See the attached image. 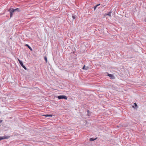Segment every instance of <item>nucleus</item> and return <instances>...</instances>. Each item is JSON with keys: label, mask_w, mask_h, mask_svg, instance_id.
Segmentation results:
<instances>
[{"label": "nucleus", "mask_w": 146, "mask_h": 146, "mask_svg": "<svg viewBox=\"0 0 146 146\" xmlns=\"http://www.w3.org/2000/svg\"><path fill=\"white\" fill-rule=\"evenodd\" d=\"M57 98L59 99H64L65 100H67V97L65 95H60L58 96Z\"/></svg>", "instance_id": "f257e3e1"}, {"label": "nucleus", "mask_w": 146, "mask_h": 146, "mask_svg": "<svg viewBox=\"0 0 146 146\" xmlns=\"http://www.w3.org/2000/svg\"><path fill=\"white\" fill-rule=\"evenodd\" d=\"M18 61H19V62L20 64V65H21V66L25 70H26L27 68H26L25 66L23 65V62L21 61V60H19V59H18Z\"/></svg>", "instance_id": "f03ea898"}, {"label": "nucleus", "mask_w": 146, "mask_h": 146, "mask_svg": "<svg viewBox=\"0 0 146 146\" xmlns=\"http://www.w3.org/2000/svg\"><path fill=\"white\" fill-rule=\"evenodd\" d=\"M9 137V136H4L3 137L0 136V141L2 139H8Z\"/></svg>", "instance_id": "7ed1b4c3"}, {"label": "nucleus", "mask_w": 146, "mask_h": 146, "mask_svg": "<svg viewBox=\"0 0 146 146\" xmlns=\"http://www.w3.org/2000/svg\"><path fill=\"white\" fill-rule=\"evenodd\" d=\"M8 11L9 12H11L12 13H13V12H14L15 11V10L14 9H13V8H10V9L9 10H8Z\"/></svg>", "instance_id": "20e7f679"}, {"label": "nucleus", "mask_w": 146, "mask_h": 146, "mask_svg": "<svg viewBox=\"0 0 146 146\" xmlns=\"http://www.w3.org/2000/svg\"><path fill=\"white\" fill-rule=\"evenodd\" d=\"M25 46H27L29 49L31 51L33 50V49L28 44H26Z\"/></svg>", "instance_id": "39448f33"}, {"label": "nucleus", "mask_w": 146, "mask_h": 146, "mask_svg": "<svg viewBox=\"0 0 146 146\" xmlns=\"http://www.w3.org/2000/svg\"><path fill=\"white\" fill-rule=\"evenodd\" d=\"M108 76L112 79H114V76L112 74H108Z\"/></svg>", "instance_id": "423d86ee"}, {"label": "nucleus", "mask_w": 146, "mask_h": 146, "mask_svg": "<svg viewBox=\"0 0 146 146\" xmlns=\"http://www.w3.org/2000/svg\"><path fill=\"white\" fill-rule=\"evenodd\" d=\"M96 139V138L94 139L93 138H90V141H94Z\"/></svg>", "instance_id": "0eeeda50"}, {"label": "nucleus", "mask_w": 146, "mask_h": 146, "mask_svg": "<svg viewBox=\"0 0 146 146\" xmlns=\"http://www.w3.org/2000/svg\"><path fill=\"white\" fill-rule=\"evenodd\" d=\"M100 5V4H98L97 5H96V6H95L94 7V10H95L96 9L97 7L98 6Z\"/></svg>", "instance_id": "6e6552de"}, {"label": "nucleus", "mask_w": 146, "mask_h": 146, "mask_svg": "<svg viewBox=\"0 0 146 146\" xmlns=\"http://www.w3.org/2000/svg\"><path fill=\"white\" fill-rule=\"evenodd\" d=\"M111 12H108L107 14V15H108L109 16H111Z\"/></svg>", "instance_id": "1a4fd4ad"}, {"label": "nucleus", "mask_w": 146, "mask_h": 146, "mask_svg": "<svg viewBox=\"0 0 146 146\" xmlns=\"http://www.w3.org/2000/svg\"><path fill=\"white\" fill-rule=\"evenodd\" d=\"M15 9V11H20V9L19 8H17L16 9Z\"/></svg>", "instance_id": "9d476101"}, {"label": "nucleus", "mask_w": 146, "mask_h": 146, "mask_svg": "<svg viewBox=\"0 0 146 146\" xmlns=\"http://www.w3.org/2000/svg\"><path fill=\"white\" fill-rule=\"evenodd\" d=\"M76 15H72V17L73 18V20L74 19L76 18Z\"/></svg>", "instance_id": "9b49d317"}, {"label": "nucleus", "mask_w": 146, "mask_h": 146, "mask_svg": "<svg viewBox=\"0 0 146 146\" xmlns=\"http://www.w3.org/2000/svg\"><path fill=\"white\" fill-rule=\"evenodd\" d=\"M44 59L45 60V61H46V62H47V57L46 56H44Z\"/></svg>", "instance_id": "f8f14e48"}, {"label": "nucleus", "mask_w": 146, "mask_h": 146, "mask_svg": "<svg viewBox=\"0 0 146 146\" xmlns=\"http://www.w3.org/2000/svg\"><path fill=\"white\" fill-rule=\"evenodd\" d=\"M44 116H45L46 117H50V116H52V115H43Z\"/></svg>", "instance_id": "ddd939ff"}, {"label": "nucleus", "mask_w": 146, "mask_h": 146, "mask_svg": "<svg viewBox=\"0 0 146 146\" xmlns=\"http://www.w3.org/2000/svg\"><path fill=\"white\" fill-rule=\"evenodd\" d=\"M10 17H11L13 15V13H12L11 12H10Z\"/></svg>", "instance_id": "4468645a"}, {"label": "nucleus", "mask_w": 146, "mask_h": 146, "mask_svg": "<svg viewBox=\"0 0 146 146\" xmlns=\"http://www.w3.org/2000/svg\"><path fill=\"white\" fill-rule=\"evenodd\" d=\"M87 113H88V115H89V113H90V111L89 110H88L87 111Z\"/></svg>", "instance_id": "2eb2a0df"}, {"label": "nucleus", "mask_w": 146, "mask_h": 146, "mask_svg": "<svg viewBox=\"0 0 146 146\" xmlns=\"http://www.w3.org/2000/svg\"><path fill=\"white\" fill-rule=\"evenodd\" d=\"M134 104L135 107H136L137 106V104H136V103H135Z\"/></svg>", "instance_id": "dca6fc26"}, {"label": "nucleus", "mask_w": 146, "mask_h": 146, "mask_svg": "<svg viewBox=\"0 0 146 146\" xmlns=\"http://www.w3.org/2000/svg\"><path fill=\"white\" fill-rule=\"evenodd\" d=\"M2 120H0V123H1L2 121Z\"/></svg>", "instance_id": "f3484780"}, {"label": "nucleus", "mask_w": 146, "mask_h": 146, "mask_svg": "<svg viewBox=\"0 0 146 146\" xmlns=\"http://www.w3.org/2000/svg\"><path fill=\"white\" fill-rule=\"evenodd\" d=\"M85 66H83V68L82 69H85V68H85Z\"/></svg>", "instance_id": "a211bd4d"}, {"label": "nucleus", "mask_w": 146, "mask_h": 146, "mask_svg": "<svg viewBox=\"0 0 146 146\" xmlns=\"http://www.w3.org/2000/svg\"><path fill=\"white\" fill-rule=\"evenodd\" d=\"M145 22H146V18L145 19Z\"/></svg>", "instance_id": "6ab92c4d"}]
</instances>
